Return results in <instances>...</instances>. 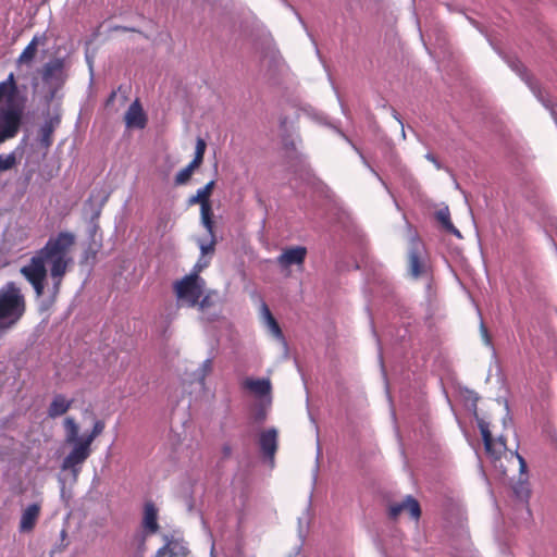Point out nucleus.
Segmentation results:
<instances>
[{
    "label": "nucleus",
    "mask_w": 557,
    "mask_h": 557,
    "mask_svg": "<svg viewBox=\"0 0 557 557\" xmlns=\"http://www.w3.org/2000/svg\"><path fill=\"white\" fill-rule=\"evenodd\" d=\"M46 42L45 34H36L16 59L18 69H30L35 62L38 46Z\"/></svg>",
    "instance_id": "9b49d317"
},
{
    "label": "nucleus",
    "mask_w": 557,
    "mask_h": 557,
    "mask_svg": "<svg viewBox=\"0 0 557 557\" xmlns=\"http://www.w3.org/2000/svg\"><path fill=\"white\" fill-rule=\"evenodd\" d=\"M307 257L305 246H292L283 249L277 256L276 263L282 270L289 269L293 265L302 267Z\"/></svg>",
    "instance_id": "9d476101"
},
{
    "label": "nucleus",
    "mask_w": 557,
    "mask_h": 557,
    "mask_svg": "<svg viewBox=\"0 0 557 557\" xmlns=\"http://www.w3.org/2000/svg\"><path fill=\"white\" fill-rule=\"evenodd\" d=\"M215 185L212 180L207 183L203 187L199 188L195 195L190 196L187 200L188 206L200 205V222L206 231H212V206L210 202V195Z\"/></svg>",
    "instance_id": "0eeeda50"
},
{
    "label": "nucleus",
    "mask_w": 557,
    "mask_h": 557,
    "mask_svg": "<svg viewBox=\"0 0 557 557\" xmlns=\"http://www.w3.org/2000/svg\"><path fill=\"white\" fill-rule=\"evenodd\" d=\"M393 116L400 124V126H401V135L405 138L406 134H405V129H404V123H403L399 114L395 110H393Z\"/></svg>",
    "instance_id": "e433bc0d"
},
{
    "label": "nucleus",
    "mask_w": 557,
    "mask_h": 557,
    "mask_svg": "<svg viewBox=\"0 0 557 557\" xmlns=\"http://www.w3.org/2000/svg\"><path fill=\"white\" fill-rule=\"evenodd\" d=\"M436 219L442 224L443 228L455 235L458 238H461V234L458 228L455 227V225L450 221V213L448 210V207L442 208L436 212Z\"/></svg>",
    "instance_id": "4be33fe9"
},
{
    "label": "nucleus",
    "mask_w": 557,
    "mask_h": 557,
    "mask_svg": "<svg viewBox=\"0 0 557 557\" xmlns=\"http://www.w3.org/2000/svg\"><path fill=\"white\" fill-rule=\"evenodd\" d=\"M211 370H212V360L206 359L201 363L200 368L198 369L199 381L201 384H203L206 376L211 372Z\"/></svg>",
    "instance_id": "c85d7f7f"
},
{
    "label": "nucleus",
    "mask_w": 557,
    "mask_h": 557,
    "mask_svg": "<svg viewBox=\"0 0 557 557\" xmlns=\"http://www.w3.org/2000/svg\"><path fill=\"white\" fill-rule=\"evenodd\" d=\"M539 99L542 101L544 107L549 111L552 117L554 119L555 123L557 124V106L550 102L549 100H544L543 98L539 97Z\"/></svg>",
    "instance_id": "7c9ffc66"
},
{
    "label": "nucleus",
    "mask_w": 557,
    "mask_h": 557,
    "mask_svg": "<svg viewBox=\"0 0 557 557\" xmlns=\"http://www.w3.org/2000/svg\"><path fill=\"white\" fill-rule=\"evenodd\" d=\"M506 62L511 67V70L515 71L523 81H527V70L518 59L508 58Z\"/></svg>",
    "instance_id": "cd10ccee"
},
{
    "label": "nucleus",
    "mask_w": 557,
    "mask_h": 557,
    "mask_svg": "<svg viewBox=\"0 0 557 557\" xmlns=\"http://www.w3.org/2000/svg\"><path fill=\"white\" fill-rule=\"evenodd\" d=\"M42 82L51 87L49 94L45 97V101L49 104L57 92V89L64 83V61L63 59H53L42 66L41 71Z\"/></svg>",
    "instance_id": "423d86ee"
},
{
    "label": "nucleus",
    "mask_w": 557,
    "mask_h": 557,
    "mask_svg": "<svg viewBox=\"0 0 557 557\" xmlns=\"http://www.w3.org/2000/svg\"><path fill=\"white\" fill-rule=\"evenodd\" d=\"M257 419L262 421L264 419V413L260 412L258 416H257Z\"/></svg>",
    "instance_id": "37998d69"
},
{
    "label": "nucleus",
    "mask_w": 557,
    "mask_h": 557,
    "mask_svg": "<svg viewBox=\"0 0 557 557\" xmlns=\"http://www.w3.org/2000/svg\"><path fill=\"white\" fill-rule=\"evenodd\" d=\"M404 511H408L409 516L414 520H418L421 516L420 505L412 496H407L403 502L393 504L389 507V517L396 519Z\"/></svg>",
    "instance_id": "4468645a"
},
{
    "label": "nucleus",
    "mask_w": 557,
    "mask_h": 557,
    "mask_svg": "<svg viewBox=\"0 0 557 557\" xmlns=\"http://www.w3.org/2000/svg\"><path fill=\"white\" fill-rule=\"evenodd\" d=\"M209 264V261L205 259V257H200L197 263L194 267V271L191 273H199L202 269H205Z\"/></svg>",
    "instance_id": "72a5a7b5"
},
{
    "label": "nucleus",
    "mask_w": 557,
    "mask_h": 557,
    "mask_svg": "<svg viewBox=\"0 0 557 557\" xmlns=\"http://www.w3.org/2000/svg\"><path fill=\"white\" fill-rule=\"evenodd\" d=\"M74 244L73 233L60 232L51 236L45 246L35 251L28 262L20 269V273L30 284L37 298L45 294L48 268L52 282L49 293L53 299L59 295L63 277L73 264L71 249Z\"/></svg>",
    "instance_id": "f257e3e1"
},
{
    "label": "nucleus",
    "mask_w": 557,
    "mask_h": 557,
    "mask_svg": "<svg viewBox=\"0 0 557 557\" xmlns=\"http://www.w3.org/2000/svg\"><path fill=\"white\" fill-rule=\"evenodd\" d=\"M26 311V299L15 282L0 288V337L14 329Z\"/></svg>",
    "instance_id": "20e7f679"
},
{
    "label": "nucleus",
    "mask_w": 557,
    "mask_h": 557,
    "mask_svg": "<svg viewBox=\"0 0 557 557\" xmlns=\"http://www.w3.org/2000/svg\"><path fill=\"white\" fill-rule=\"evenodd\" d=\"M65 431V443L72 445V449L64 457L61 469L70 471L76 480L81 472L82 465L91 455V444L104 430L106 423L102 420H96L89 434L78 436L79 426L73 417H66L63 420Z\"/></svg>",
    "instance_id": "f03ea898"
},
{
    "label": "nucleus",
    "mask_w": 557,
    "mask_h": 557,
    "mask_svg": "<svg viewBox=\"0 0 557 557\" xmlns=\"http://www.w3.org/2000/svg\"><path fill=\"white\" fill-rule=\"evenodd\" d=\"M524 82L532 88V91H535V88H533L528 75H527V81H524Z\"/></svg>",
    "instance_id": "79ce46f5"
},
{
    "label": "nucleus",
    "mask_w": 557,
    "mask_h": 557,
    "mask_svg": "<svg viewBox=\"0 0 557 557\" xmlns=\"http://www.w3.org/2000/svg\"><path fill=\"white\" fill-rule=\"evenodd\" d=\"M261 318L264 323V325L268 327L269 332L277 339H283V332L275 320V318L272 315L269 307L265 302H262L261 305Z\"/></svg>",
    "instance_id": "412c9836"
},
{
    "label": "nucleus",
    "mask_w": 557,
    "mask_h": 557,
    "mask_svg": "<svg viewBox=\"0 0 557 557\" xmlns=\"http://www.w3.org/2000/svg\"><path fill=\"white\" fill-rule=\"evenodd\" d=\"M199 168L198 165H195L191 161L188 165L185 166V169L189 172V174H193L194 170Z\"/></svg>",
    "instance_id": "a19ab883"
},
{
    "label": "nucleus",
    "mask_w": 557,
    "mask_h": 557,
    "mask_svg": "<svg viewBox=\"0 0 557 557\" xmlns=\"http://www.w3.org/2000/svg\"><path fill=\"white\" fill-rule=\"evenodd\" d=\"M209 235V240L206 242L203 239H198V247L201 252V257H205L206 255H212L214 252L216 238L214 233V222L212 221V231H207Z\"/></svg>",
    "instance_id": "5701e85b"
},
{
    "label": "nucleus",
    "mask_w": 557,
    "mask_h": 557,
    "mask_svg": "<svg viewBox=\"0 0 557 557\" xmlns=\"http://www.w3.org/2000/svg\"><path fill=\"white\" fill-rule=\"evenodd\" d=\"M166 548L169 557H184L188 554V548L180 541H168Z\"/></svg>",
    "instance_id": "b1692460"
},
{
    "label": "nucleus",
    "mask_w": 557,
    "mask_h": 557,
    "mask_svg": "<svg viewBox=\"0 0 557 557\" xmlns=\"http://www.w3.org/2000/svg\"><path fill=\"white\" fill-rule=\"evenodd\" d=\"M244 386L258 397H270L271 382L269 379H247Z\"/></svg>",
    "instance_id": "aec40b11"
},
{
    "label": "nucleus",
    "mask_w": 557,
    "mask_h": 557,
    "mask_svg": "<svg viewBox=\"0 0 557 557\" xmlns=\"http://www.w3.org/2000/svg\"><path fill=\"white\" fill-rule=\"evenodd\" d=\"M16 94L15 76L10 73L0 82V144L13 138L20 129L23 107L14 103Z\"/></svg>",
    "instance_id": "7ed1b4c3"
},
{
    "label": "nucleus",
    "mask_w": 557,
    "mask_h": 557,
    "mask_svg": "<svg viewBox=\"0 0 557 557\" xmlns=\"http://www.w3.org/2000/svg\"><path fill=\"white\" fill-rule=\"evenodd\" d=\"M73 403L74 400L69 399L65 395L55 394L48 406L47 416L51 419H57L65 414L72 407Z\"/></svg>",
    "instance_id": "6ab92c4d"
},
{
    "label": "nucleus",
    "mask_w": 557,
    "mask_h": 557,
    "mask_svg": "<svg viewBox=\"0 0 557 557\" xmlns=\"http://www.w3.org/2000/svg\"><path fill=\"white\" fill-rule=\"evenodd\" d=\"M360 157H361V159H362L363 163H364V164H366V165L371 170V172H372V173H373V174H374V175H375V176H376V177L382 182V184H383V185H385V183H384V182H383V180L380 177V175L375 172V170H374V169H372V168L368 164L367 160L364 159V157H363L361 153H360Z\"/></svg>",
    "instance_id": "58836bf2"
},
{
    "label": "nucleus",
    "mask_w": 557,
    "mask_h": 557,
    "mask_svg": "<svg viewBox=\"0 0 557 557\" xmlns=\"http://www.w3.org/2000/svg\"><path fill=\"white\" fill-rule=\"evenodd\" d=\"M108 199V195L103 190L94 189L85 201L84 210L90 214L91 220H97L101 214V209Z\"/></svg>",
    "instance_id": "dca6fc26"
},
{
    "label": "nucleus",
    "mask_w": 557,
    "mask_h": 557,
    "mask_svg": "<svg viewBox=\"0 0 557 557\" xmlns=\"http://www.w3.org/2000/svg\"><path fill=\"white\" fill-rule=\"evenodd\" d=\"M480 331H481V334H482V337L485 342L486 345H491V338L488 336V332H487V329L485 327L484 323L481 322V325H480Z\"/></svg>",
    "instance_id": "f704fd0d"
},
{
    "label": "nucleus",
    "mask_w": 557,
    "mask_h": 557,
    "mask_svg": "<svg viewBox=\"0 0 557 557\" xmlns=\"http://www.w3.org/2000/svg\"><path fill=\"white\" fill-rule=\"evenodd\" d=\"M222 454L225 458H228L232 455V447L228 444L223 445Z\"/></svg>",
    "instance_id": "4c0bfd02"
},
{
    "label": "nucleus",
    "mask_w": 557,
    "mask_h": 557,
    "mask_svg": "<svg viewBox=\"0 0 557 557\" xmlns=\"http://www.w3.org/2000/svg\"><path fill=\"white\" fill-rule=\"evenodd\" d=\"M174 290L180 306L195 307L203 295L205 280L190 273L174 284Z\"/></svg>",
    "instance_id": "39448f33"
},
{
    "label": "nucleus",
    "mask_w": 557,
    "mask_h": 557,
    "mask_svg": "<svg viewBox=\"0 0 557 557\" xmlns=\"http://www.w3.org/2000/svg\"><path fill=\"white\" fill-rule=\"evenodd\" d=\"M41 506L39 503H33L26 506L22 511L18 531L22 533L30 532L39 518Z\"/></svg>",
    "instance_id": "2eb2a0df"
},
{
    "label": "nucleus",
    "mask_w": 557,
    "mask_h": 557,
    "mask_svg": "<svg viewBox=\"0 0 557 557\" xmlns=\"http://www.w3.org/2000/svg\"><path fill=\"white\" fill-rule=\"evenodd\" d=\"M479 429L482 435L486 453L494 459H499L502 454L506 450V442L500 436L497 440L492 437L490 425L484 420L479 421Z\"/></svg>",
    "instance_id": "1a4fd4ad"
},
{
    "label": "nucleus",
    "mask_w": 557,
    "mask_h": 557,
    "mask_svg": "<svg viewBox=\"0 0 557 557\" xmlns=\"http://www.w3.org/2000/svg\"><path fill=\"white\" fill-rule=\"evenodd\" d=\"M147 117L138 100H135L125 113V124L129 128H144Z\"/></svg>",
    "instance_id": "a211bd4d"
},
{
    "label": "nucleus",
    "mask_w": 557,
    "mask_h": 557,
    "mask_svg": "<svg viewBox=\"0 0 557 557\" xmlns=\"http://www.w3.org/2000/svg\"><path fill=\"white\" fill-rule=\"evenodd\" d=\"M141 527L147 535L156 534L159 531L158 509L152 502H147L144 506Z\"/></svg>",
    "instance_id": "f3484780"
},
{
    "label": "nucleus",
    "mask_w": 557,
    "mask_h": 557,
    "mask_svg": "<svg viewBox=\"0 0 557 557\" xmlns=\"http://www.w3.org/2000/svg\"><path fill=\"white\" fill-rule=\"evenodd\" d=\"M210 557H215V556H214V546H213V545H212V547H211Z\"/></svg>",
    "instance_id": "c03bdc74"
},
{
    "label": "nucleus",
    "mask_w": 557,
    "mask_h": 557,
    "mask_svg": "<svg viewBox=\"0 0 557 557\" xmlns=\"http://www.w3.org/2000/svg\"><path fill=\"white\" fill-rule=\"evenodd\" d=\"M425 158H426V160H429L430 162H432V163H433L437 169H441V168H442L441 163L438 162V160L435 158V156H434V154H432V153H426V154H425Z\"/></svg>",
    "instance_id": "c9c22d12"
},
{
    "label": "nucleus",
    "mask_w": 557,
    "mask_h": 557,
    "mask_svg": "<svg viewBox=\"0 0 557 557\" xmlns=\"http://www.w3.org/2000/svg\"><path fill=\"white\" fill-rule=\"evenodd\" d=\"M168 555L166 544L157 550L156 557H164Z\"/></svg>",
    "instance_id": "ea45409f"
},
{
    "label": "nucleus",
    "mask_w": 557,
    "mask_h": 557,
    "mask_svg": "<svg viewBox=\"0 0 557 557\" xmlns=\"http://www.w3.org/2000/svg\"><path fill=\"white\" fill-rule=\"evenodd\" d=\"M513 492L517 498L521 502L528 503L530 497V488L527 479L520 478L518 483L513 486Z\"/></svg>",
    "instance_id": "393cba45"
},
{
    "label": "nucleus",
    "mask_w": 557,
    "mask_h": 557,
    "mask_svg": "<svg viewBox=\"0 0 557 557\" xmlns=\"http://www.w3.org/2000/svg\"><path fill=\"white\" fill-rule=\"evenodd\" d=\"M213 305V301L211 299V296L210 294L201 297V299L198 300V304L197 306L199 307L200 310H205L206 308H209Z\"/></svg>",
    "instance_id": "2f4dec72"
},
{
    "label": "nucleus",
    "mask_w": 557,
    "mask_h": 557,
    "mask_svg": "<svg viewBox=\"0 0 557 557\" xmlns=\"http://www.w3.org/2000/svg\"><path fill=\"white\" fill-rule=\"evenodd\" d=\"M515 456L519 461V471H520V475L522 476V475L527 474V461L524 460V458L521 455L518 454V451H515Z\"/></svg>",
    "instance_id": "473e14b6"
},
{
    "label": "nucleus",
    "mask_w": 557,
    "mask_h": 557,
    "mask_svg": "<svg viewBox=\"0 0 557 557\" xmlns=\"http://www.w3.org/2000/svg\"><path fill=\"white\" fill-rule=\"evenodd\" d=\"M61 124V110L60 107L53 108L45 115V121L40 125L37 135V146L46 154L53 143V133Z\"/></svg>",
    "instance_id": "6e6552de"
},
{
    "label": "nucleus",
    "mask_w": 557,
    "mask_h": 557,
    "mask_svg": "<svg viewBox=\"0 0 557 557\" xmlns=\"http://www.w3.org/2000/svg\"><path fill=\"white\" fill-rule=\"evenodd\" d=\"M260 449L271 467L274 465V456L277 449V431L274 428L261 432L259 436Z\"/></svg>",
    "instance_id": "f8f14e48"
},
{
    "label": "nucleus",
    "mask_w": 557,
    "mask_h": 557,
    "mask_svg": "<svg viewBox=\"0 0 557 557\" xmlns=\"http://www.w3.org/2000/svg\"><path fill=\"white\" fill-rule=\"evenodd\" d=\"M190 176L191 174H189V172L183 168L176 173L174 182L176 185H184L189 181Z\"/></svg>",
    "instance_id": "c756f323"
},
{
    "label": "nucleus",
    "mask_w": 557,
    "mask_h": 557,
    "mask_svg": "<svg viewBox=\"0 0 557 557\" xmlns=\"http://www.w3.org/2000/svg\"><path fill=\"white\" fill-rule=\"evenodd\" d=\"M206 141L202 139V138H197L196 140V147H195V154H194V159L191 160V162L195 164V165H198L200 166V164L202 163L203 161V156H205V152H206Z\"/></svg>",
    "instance_id": "a878e982"
},
{
    "label": "nucleus",
    "mask_w": 557,
    "mask_h": 557,
    "mask_svg": "<svg viewBox=\"0 0 557 557\" xmlns=\"http://www.w3.org/2000/svg\"><path fill=\"white\" fill-rule=\"evenodd\" d=\"M16 164L15 152L0 154V172L11 170Z\"/></svg>",
    "instance_id": "bb28decb"
},
{
    "label": "nucleus",
    "mask_w": 557,
    "mask_h": 557,
    "mask_svg": "<svg viewBox=\"0 0 557 557\" xmlns=\"http://www.w3.org/2000/svg\"><path fill=\"white\" fill-rule=\"evenodd\" d=\"M423 245L417 236L411 238L409 250V271L413 277H419L424 272L421 261Z\"/></svg>",
    "instance_id": "ddd939ff"
}]
</instances>
